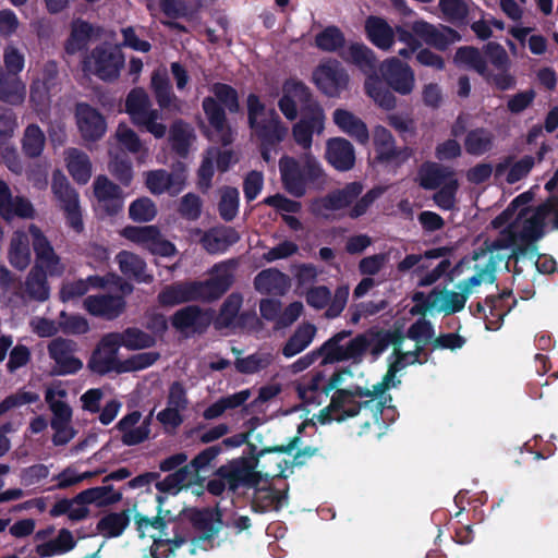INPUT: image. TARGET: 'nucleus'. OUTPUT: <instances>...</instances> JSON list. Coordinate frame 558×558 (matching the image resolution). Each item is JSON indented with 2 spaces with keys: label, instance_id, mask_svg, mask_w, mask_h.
<instances>
[{
  "label": "nucleus",
  "instance_id": "13",
  "mask_svg": "<svg viewBox=\"0 0 558 558\" xmlns=\"http://www.w3.org/2000/svg\"><path fill=\"white\" fill-rule=\"evenodd\" d=\"M77 343L62 337L54 338L48 344L49 357L54 362L52 374L57 376L73 375L83 368V362L74 356Z\"/></svg>",
  "mask_w": 558,
  "mask_h": 558
},
{
  "label": "nucleus",
  "instance_id": "3",
  "mask_svg": "<svg viewBox=\"0 0 558 558\" xmlns=\"http://www.w3.org/2000/svg\"><path fill=\"white\" fill-rule=\"evenodd\" d=\"M247 123L258 141V150L263 160L272 161V155L280 149L281 143L289 134L288 125L275 109L268 111V118L258 120L266 111V105L259 96L251 93L246 97Z\"/></svg>",
  "mask_w": 558,
  "mask_h": 558
},
{
  "label": "nucleus",
  "instance_id": "38",
  "mask_svg": "<svg viewBox=\"0 0 558 558\" xmlns=\"http://www.w3.org/2000/svg\"><path fill=\"white\" fill-rule=\"evenodd\" d=\"M109 335H112L111 337L118 348L123 347L128 350L148 349L156 344L154 336L137 327H128L121 332H109Z\"/></svg>",
  "mask_w": 558,
  "mask_h": 558
},
{
  "label": "nucleus",
  "instance_id": "42",
  "mask_svg": "<svg viewBox=\"0 0 558 558\" xmlns=\"http://www.w3.org/2000/svg\"><path fill=\"white\" fill-rule=\"evenodd\" d=\"M365 93L385 110H392L397 106V98L378 74L368 75L364 83Z\"/></svg>",
  "mask_w": 558,
  "mask_h": 558
},
{
  "label": "nucleus",
  "instance_id": "45",
  "mask_svg": "<svg viewBox=\"0 0 558 558\" xmlns=\"http://www.w3.org/2000/svg\"><path fill=\"white\" fill-rule=\"evenodd\" d=\"M94 29L87 21L77 19L72 23L71 32L65 40L64 49L69 54L86 50Z\"/></svg>",
  "mask_w": 558,
  "mask_h": 558
},
{
  "label": "nucleus",
  "instance_id": "33",
  "mask_svg": "<svg viewBox=\"0 0 558 558\" xmlns=\"http://www.w3.org/2000/svg\"><path fill=\"white\" fill-rule=\"evenodd\" d=\"M183 185L184 180L180 174L169 173L163 169L151 170L146 174V186L155 195L165 192L177 194Z\"/></svg>",
  "mask_w": 558,
  "mask_h": 558
},
{
  "label": "nucleus",
  "instance_id": "57",
  "mask_svg": "<svg viewBox=\"0 0 558 558\" xmlns=\"http://www.w3.org/2000/svg\"><path fill=\"white\" fill-rule=\"evenodd\" d=\"M243 298L240 293H231L227 296L220 306L219 313L215 320L217 329L230 328L234 325V320L239 315L242 306Z\"/></svg>",
  "mask_w": 558,
  "mask_h": 558
},
{
  "label": "nucleus",
  "instance_id": "48",
  "mask_svg": "<svg viewBox=\"0 0 558 558\" xmlns=\"http://www.w3.org/2000/svg\"><path fill=\"white\" fill-rule=\"evenodd\" d=\"M9 262L17 270H24L31 263L29 240L24 232H14L9 248Z\"/></svg>",
  "mask_w": 558,
  "mask_h": 558
},
{
  "label": "nucleus",
  "instance_id": "34",
  "mask_svg": "<svg viewBox=\"0 0 558 558\" xmlns=\"http://www.w3.org/2000/svg\"><path fill=\"white\" fill-rule=\"evenodd\" d=\"M117 262L121 272L136 282L149 284L154 281V276L146 272L147 265L145 260L138 255L121 251L117 255Z\"/></svg>",
  "mask_w": 558,
  "mask_h": 558
},
{
  "label": "nucleus",
  "instance_id": "52",
  "mask_svg": "<svg viewBox=\"0 0 558 558\" xmlns=\"http://www.w3.org/2000/svg\"><path fill=\"white\" fill-rule=\"evenodd\" d=\"M494 145V134L485 128H476L468 132L464 148L472 156H482Z\"/></svg>",
  "mask_w": 558,
  "mask_h": 558
},
{
  "label": "nucleus",
  "instance_id": "35",
  "mask_svg": "<svg viewBox=\"0 0 558 558\" xmlns=\"http://www.w3.org/2000/svg\"><path fill=\"white\" fill-rule=\"evenodd\" d=\"M454 171L450 167L426 161L418 169L420 186L424 190H436L446 181L454 178Z\"/></svg>",
  "mask_w": 558,
  "mask_h": 558
},
{
  "label": "nucleus",
  "instance_id": "1",
  "mask_svg": "<svg viewBox=\"0 0 558 558\" xmlns=\"http://www.w3.org/2000/svg\"><path fill=\"white\" fill-rule=\"evenodd\" d=\"M303 428L304 425L301 424L298 428V435L292 437L286 445L265 447L257 450L254 444H250V457L234 458L217 468L211 478L206 482V492L214 497L223 498L225 494H227V496L238 495L240 486L254 487L262 481L267 482L275 478L286 480L287 475L284 472L288 468L304 465L307 460L317 454L318 448L306 446L298 449L292 461L280 459V461L275 464V468H269L265 462H259V458L265 453L290 454L299 447L301 441L300 434Z\"/></svg>",
  "mask_w": 558,
  "mask_h": 558
},
{
  "label": "nucleus",
  "instance_id": "28",
  "mask_svg": "<svg viewBox=\"0 0 558 558\" xmlns=\"http://www.w3.org/2000/svg\"><path fill=\"white\" fill-rule=\"evenodd\" d=\"M240 239V233L233 227L220 226L205 232L201 242L209 254H221L236 244Z\"/></svg>",
  "mask_w": 558,
  "mask_h": 558
},
{
  "label": "nucleus",
  "instance_id": "15",
  "mask_svg": "<svg viewBox=\"0 0 558 558\" xmlns=\"http://www.w3.org/2000/svg\"><path fill=\"white\" fill-rule=\"evenodd\" d=\"M111 336L109 333L104 335L93 350L87 363V367L92 373L101 376L111 372L121 374L119 369H121L123 361L118 359L119 348L114 344Z\"/></svg>",
  "mask_w": 558,
  "mask_h": 558
},
{
  "label": "nucleus",
  "instance_id": "60",
  "mask_svg": "<svg viewBox=\"0 0 558 558\" xmlns=\"http://www.w3.org/2000/svg\"><path fill=\"white\" fill-rule=\"evenodd\" d=\"M509 246L512 247L509 259H514L515 262H518L520 257L527 256L533 259L537 255V246L532 242L519 239L515 233H511L506 241H498L494 244L496 248Z\"/></svg>",
  "mask_w": 558,
  "mask_h": 558
},
{
  "label": "nucleus",
  "instance_id": "46",
  "mask_svg": "<svg viewBox=\"0 0 558 558\" xmlns=\"http://www.w3.org/2000/svg\"><path fill=\"white\" fill-rule=\"evenodd\" d=\"M316 327L313 324H303L288 338L281 352L284 357H292L305 350L316 335Z\"/></svg>",
  "mask_w": 558,
  "mask_h": 558
},
{
  "label": "nucleus",
  "instance_id": "18",
  "mask_svg": "<svg viewBox=\"0 0 558 558\" xmlns=\"http://www.w3.org/2000/svg\"><path fill=\"white\" fill-rule=\"evenodd\" d=\"M75 119L82 138L85 142H97L106 133L107 123L105 117L87 102L75 105Z\"/></svg>",
  "mask_w": 558,
  "mask_h": 558
},
{
  "label": "nucleus",
  "instance_id": "53",
  "mask_svg": "<svg viewBox=\"0 0 558 558\" xmlns=\"http://www.w3.org/2000/svg\"><path fill=\"white\" fill-rule=\"evenodd\" d=\"M315 46L325 52L344 51L345 37L343 32L336 25L326 26L315 36Z\"/></svg>",
  "mask_w": 558,
  "mask_h": 558
},
{
  "label": "nucleus",
  "instance_id": "22",
  "mask_svg": "<svg viewBox=\"0 0 558 558\" xmlns=\"http://www.w3.org/2000/svg\"><path fill=\"white\" fill-rule=\"evenodd\" d=\"M35 209L31 201L24 196L13 197L10 186L0 179V217L10 222L14 217L32 219Z\"/></svg>",
  "mask_w": 558,
  "mask_h": 558
},
{
  "label": "nucleus",
  "instance_id": "25",
  "mask_svg": "<svg viewBox=\"0 0 558 558\" xmlns=\"http://www.w3.org/2000/svg\"><path fill=\"white\" fill-rule=\"evenodd\" d=\"M205 117L218 136V142L228 146L233 142L231 126L228 123L226 108L216 98L207 96L202 101Z\"/></svg>",
  "mask_w": 558,
  "mask_h": 558
},
{
  "label": "nucleus",
  "instance_id": "55",
  "mask_svg": "<svg viewBox=\"0 0 558 558\" xmlns=\"http://www.w3.org/2000/svg\"><path fill=\"white\" fill-rule=\"evenodd\" d=\"M195 484L191 472L184 465L168 474L163 480L156 482L155 487L162 494H178L182 488Z\"/></svg>",
  "mask_w": 558,
  "mask_h": 558
},
{
  "label": "nucleus",
  "instance_id": "41",
  "mask_svg": "<svg viewBox=\"0 0 558 558\" xmlns=\"http://www.w3.org/2000/svg\"><path fill=\"white\" fill-rule=\"evenodd\" d=\"M25 95L26 87L20 76L5 73V71L0 68V101L19 106L23 104Z\"/></svg>",
  "mask_w": 558,
  "mask_h": 558
},
{
  "label": "nucleus",
  "instance_id": "61",
  "mask_svg": "<svg viewBox=\"0 0 558 558\" xmlns=\"http://www.w3.org/2000/svg\"><path fill=\"white\" fill-rule=\"evenodd\" d=\"M157 226H126L123 228L121 235L126 240L140 244L147 250L154 240L159 235Z\"/></svg>",
  "mask_w": 558,
  "mask_h": 558
},
{
  "label": "nucleus",
  "instance_id": "16",
  "mask_svg": "<svg viewBox=\"0 0 558 558\" xmlns=\"http://www.w3.org/2000/svg\"><path fill=\"white\" fill-rule=\"evenodd\" d=\"M325 128V113L319 104H311L301 119L293 125L292 135L295 143L304 149H310L313 134H320Z\"/></svg>",
  "mask_w": 558,
  "mask_h": 558
},
{
  "label": "nucleus",
  "instance_id": "6",
  "mask_svg": "<svg viewBox=\"0 0 558 558\" xmlns=\"http://www.w3.org/2000/svg\"><path fill=\"white\" fill-rule=\"evenodd\" d=\"M353 333L350 329H343L328 340H326L318 349L301 356L292 364V371L300 373L313 365L319 357H323V364H332L338 362L351 361L355 365V359H360V354L364 349L362 338H351L345 344L341 342L351 337Z\"/></svg>",
  "mask_w": 558,
  "mask_h": 558
},
{
  "label": "nucleus",
  "instance_id": "7",
  "mask_svg": "<svg viewBox=\"0 0 558 558\" xmlns=\"http://www.w3.org/2000/svg\"><path fill=\"white\" fill-rule=\"evenodd\" d=\"M354 338H362V341L364 340V349L360 354V359H355V365H359L363 362L367 352L371 354L373 361H377L379 356L389 348V345H393V355L396 356L395 360L401 357V362H404L405 366L415 363H422L418 357L423 351V347L416 345V349L413 351H401L404 336L398 329L391 330L379 327H371L364 332L357 333Z\"/></svg>",
  "mask_w": 558,
  "mask_h": 558
},
{
  "label": "nucleus",
  "instance_id": "12",
  "mask_svg": "<svg viewBox=\"0 0 558 558\" xmlns=\"http://www.w3.org/2000/svg\"><path fill=\"white\" fill-rule=\"evenodd\" d=\"M374 161L378 165L401 166L412 155V149L397 147L392 133L383 125H377L373 132Z\"/></svg>",
  "mask_w": 558,
  "mask_h": 558
},
{
  "label": "nucleus",
  "instance_id": "40",
  "mask_svg": "<svg viewBox=\"0 0 558 558\" xmlns=\"http://www.w3.org/2000/svg\"><path fill=\"white\" fill-rule=\"evenodd\" d=\"M130 510L109 512L101 517L96 524V531L105 538L120 537L130 524Z\"/></svg>",
  "mask_w": 558,
  "mask_h": 558
},
{
  "label": "nucleus",
  "instance_id": "21",
  "mask_svg": "<svg viewBox=\"0 0 558 558\" xmlns=\"http://www.w3.org/2000/svg\"><path fill=\"white\" fill-rule=\"evenodd\" d=\"M412 28L417 37L440 51L447 50L452 43L461 38L456 29L445 25L438 28L424 20L413 22Z\"/></svg>",
  "mask_w": 558,
  "mask_h": 558
},
{
  "label": "nucleus",
  "instance_id": "30",
  "mask_svg": "<svg viewBox=\"0 0 558 558\" xmlns=\"http://www.w3.org/2000/svg\"><path fill=\"white\" fill-rule=\"evenodd\" d=\"M259 483L254 487L240 486L244 489H254V496L251 502V508L254 512L265 513L270 510H278L283 500L288 497V486L283 490L276 489L275 487L259 488Z\"/></svg>",
  "mask_w": 558,
  "mask_h": 558
},
{
  "label": "nucleus",
  "instance_id": "36",
  "mask_svg": "<svg viewBox=\"0 0 558 558\" xmlns=\"http://www.w3.org/2000/svg\"><path fill=\"white\" fill-rule=\"evenodd\" d=\"M193 526L202 532V535L196 539L197 542H211L219 533L222 519L219 510L214 513L208 509L195 510L191 515Z\"/></svg>",
  "mask_w": 558,
  "mask_h": 558
},
{
  "label": "nucleus",
  "instance_id": "2",
  "mask_svg": "<svg viewBox=\"0 0 558 558\" xmlns=\"http://www.w3.org/2000/svg\"><path fill=\"white\" fill-rule=\"evenodd\" d=\"M387 386L379 381L372 389L354 386L348 389H338L333 392L328 407L320 411L319 421L325 424L331 421L342 422L355 417L362 410L368 411L374 423L383 421L384 411H396L388 405L392 401L386 395Z\"/></svg>",
  "mask_w": 558,
  "mask_h": 558
},
{
  "label": "nucleus",
  "instance_id": "11",
  "mask_svg": "<svg viewBox=\"0 0 558 558\" xmlns=\"http://www.w3.org/2000/svg\"><path fill=\"white\" fill-rule=\"evenodd\" d=\"M380 78L395 93L408 96L415 87V74L412 68L397 57L386 59L379 64Z\"/></svg>",
  "mask_w": 558,
  "mask_h": 558
},
{
  "label": "nucleus",
  "instance_id": "24",
  "mask_svg": "<svg viewBox=\"0 0 558 558\" xmlns=\"http://www.w3.org/2000/svg\"><path fill=\"white\" fill-rule=\"evenodd\" d=\"M84 307L92 316L113 320L124 313L126 302L119 294L88 295L84 300Z\"/></svg>",
  "mask_w": 558,
  "mask_h": 558
},
{
  "label": "nucleus",
  "instance_id": "47",
  "mask_svg": "<svg viewBox=\"0 0 558 558\" xmlns=\"http://www.w3.org/2000/svg\"><path fill=\"white\" fill-rule=\"evenodd\" d=\"M51 191L54 198L59 202L60 209L80 204L77 191L71 186L69 180L60 170H56L52 173Z\"/></svg>",
  "mask_w": 558,
  "mask_h": 558
},
{
  "label": "nucleus",
  "instance_id": "44",
  "mask_svg": "<svg viewBox=\"0 0 558 558\" xmlns=\"http://www.w3.org/2000/svg\"><path fill=\"white\" fill-rule=\"evenodd\" d=\"M76 546V541L72 532L65 527L59 530L58 535L48 542L38 544L36 553L41 557H52L57 555L66 554L73 550Z\"/></svg>",
  "mask_w": 558,
  "mask_h": 558
},
{
  "label": "nucleus",
  "instance_id": "23",
  "mask_svg": "<svg viewBox=\"0 0 558 558\" xmlns=\"http://www.w3.org/2000/svg\"><path fill=\"white\" fill-rule=\"evenodd\" d=\"M313 80L323 94L328 97H337L347 88L349 76L338 65L320 64L314 71Z\"/></svg>",
  "mask_w": 558,
  "mask_h": 558
},
{
  "label": "nucleus",
  "instance_id": "37",
  "mask_svg": "<svg viewBox=\"0 0 558 558\" xmlns=\"http://www.w3.org/2000/svg\"><path fill=\"white\" fill-rule=\"evenodd\" d=\"M509 295H510V293L507 294V296H509ZM505 296H506L505 293H502L498 296H494V295L487 296L485 299V305H483L481 302H478L475 305L474 311L472 310V306H470V310L473 315H477V314L485 315L486 328L488 330L499 329L504 322V317L508 313V311L504 310V307H502Z\"/></svg>",
  "mask_w": 558,
  "mask_h": 558
},
{
  "label": "nucleus",
  "instance_id": "4",
  "mask_svg": "<svg viewBox=\"0 0 558 558\" xmlns=\"http://www.w3.org/2000/svg\"><path fill=\"white\" fill-rule=\"evenodd\" d=\"M234 277L225 270L204 281H178L166 286L157 295L162 307L193 301L213 302L220 299L233 284Z\"/></svg>",
  "mask_w": 558,
  "mask_h": 558
},
{
  "label": "nucleus",
  "instance_id": "58",
  "mask_svg": "<svg viewBox=\"0 0 558 558\" xmlns=\"http://www.w3.org/2000/svg\"><path fill=\"white\" fill-rule=\"evenodd\" d=\"M222 452L221 445H214L205 448L201 452H198L189 464L184 466L191 472L192 477L195 481V484L203 486V483L206 481L204 477L198 475L201 470H204Z\"/></svg>",
  "mask_w": 558,
  "mask_h": 558
},
{
  "label": "nucleus",
  "instance_id": "10",
  "mask_svg": "<svg viewBox=\"0 0 558 558\" xmlns=\"http://www.w3.org/2000/svg\"><path fill=\"white\" fill-rule=\"evenodd\" d=\"M360 181L347 183L341 189L328 192L325 196L315 198L311 203V211L315 216L326 217V211H338L354 205V202L363 192Z\"/></svg>",
  "mask_w": 558,
  "mask_h": 558
},
{
  "label": "nucleus",
  "instance_id": "29",
  "mask_svg": "<svg viewBox=\"0 0 558 558\" xmlns=\"http://www.w3.org/2000/svg\"><path fill=\"white\" fill-rule=\"evenodd\" d=\"M340 57L348 63L359 68L366 77L378 74L377 58L375 52L363 43H352L347 50L340 52Z\"/></svg>",
  "mask_w": 558,
  "mask_h": 558
},
{
  "label": "nucleus",
  "instance_id": "26",
  "mask_svg": "<svg viewBox=\"0 0 558 558\" xmlns=\"http://www.w3.org/2000/svg\"><path fill=\"white\" fill-rule=\"evenodd\" d=\"M325 158L340 172H347L355 166V149L344 137H331L326 143Z\"/></svg>",
  "mask_w": 558,
  "mask_h": 558
},
{
  "label": "nucleus",
  "instance_id": "62",
  "mask_svg": "<svg viewBox=\"0 0 558 558\" xmlns=\"http://www.w3.org/2000/svg\"><path fill=\"white\" fill-rule=\"evenodd\" d=\"M240 194L236 187L225 186L218 203V213L220 218L226 221H232L239 213Z\"/></svg>",
  "mask_w": 558,
  "mask_h": 558
},
{
  "label": "nucleus",
  "instance_id": "5",
  "mask_svg": "<svg viewBox=\"0 0 558 558\" xmlns=\"http://www.w3.org/2000/svg\"><path fill=\"white\" fill-rule=\"evenodd\" d=\"M278 166L283 189L295 198L303 197L308 189L319 190L326 183V172L312 153H304L299 158L283 155Z\"/></svg>",
  "mask_w": 558,
  "mask_h": 558
},
{
  "label": "nucleus",
  "instance_id": "59",
  "mask_svg": "<svg viewBox=\"0 0 558 558\" xmlns=\"http://www.w3.org/2000/svg\"><path fill=\"white\" fill-rule=\"evenodd\" d=\"M272 362L270 353L255 352L245 357H238L234 367L238 373L251 375L266 369Z\"/></svg>",
  "mask_w": 558,
  "mask_h": 558
},
{
  "label": "nucleus",
  "instance_id": "31",
  "mask_svg": "<svg viewBox=\"0 0 558 558\" xmlns=\"http://www.w3.org/2000/svg\"><path fill=\"white\" fill-rule=\"evenodd\" d=\"M333 123L360 144H366L369 132L366 123L347 109L338 108L332 113Z\"/></svg>",
  "mask_w": 558,
  "mask_h": 558
},
{
  "label": "nucleus",
  "instance_id": "64",
  "mask_svg": "<svg viewBox=\"0 0 558 558\" xmlns=\"http://www.w3.org/2000/svg\"><path fill=\"white\" fill-rule=\"evenodd\" d=\"M454 61L464 63L476 71L481 76L486 74L487 63L480 50L473 46H463L457 49Z\"/></svg>",
  "mask_w": 558,
  "mask_h": 558
},
{
  "label": "nucleus",
  "instance_id": "9",
  "mask_svg": "<svg viewBox=\"0 0 558 558\" xmlns=\"http://www.w3.org/2000/svg\"><path fill=\"white\" fill-rule=\"evenodd\" d=\"M414 303L411 314L425 316L427 312H436L449 316L461 312L468 299L459 292L449 290L447 287L436 286L428 293L416 291L412 295Z\"/></svg>",
  "mask_w": 558,
  "mask_h": 558
},
{
  "label": "nucleus",
  "instance_id": "49",
  "mask_svg": "<svg viewBox=\"0 0 558 558\" xmlns=\"http://www.w3.org/2000/svg\"><path fill=\"white\" fill-rule=\"evenodd\" d=\"M25 290L32 300L45 302L49 299L47 275L41 266L35 265L29 270L25 280Z\"/></svg>",
  "mask_w": 558,
  "mask_h": 558
},
{
  "label": "nucleus",
  "instance_id": "51",
  "mask_svg": "<svg viewBox=\"0 0 558 558\" xmlns=\"http://www.w3.org/2000/svg\"><path fill=\"white\" fill-rule=\"evenodd\" d=\"M151 88L156 101L162 110H179L180 100L174 95L170 81L166 76L154 74L151 77Z\"/></svg>",
  "mask_w": 558,
  "mask_h": 558
},
{
  "label": "nucleus",
  "instance_id": "32",
  "mask_svg": "<svg viewBox=\"0 0 558 558\" xmlns=\"http://www.w3.org/2000/svg\"><path fill=\"white\" fill-rule=\"evenodd\" d=\"M254 287L263 294L283 295L289 288V277L276 268L264 269L254 278Z\"/></svg>",
  "mask_w": 558,
  "mask_h": 558
},
{
  "label": "nucleus",
  "instance_id": "17",
  "mask_svg": "<svg viewBox=\"0 0 558 558\" xmlns=\"http://www.w3.org/2000/svg\"><path fill=\"white\" fill-rule=\"evenodd\" d=\"M296 98L302 105V114L311 104H318L313 99L311 89L301 81L287 80L283 84V95L278 101V107L282 114L290 121L298 117V107L294 100Z\"/></svg>",
  "mask_w": 558,
  "mask_h": 558
},
{
  "label": "nucleus",
  "instance_id": "8",
  "mask_svg": "<svg viewBox=\"0 0 558 558\" xmlns=\"http://www.w3.org/2000/svg\"><path fill=\"white\" fill-rule=\"evenodd\" d=\"M106 489L101 486L90 487L80 492L73 498L59 499L49 510V515L51 518L66 515L71 522H81L90 515L89 505L102 508L122 500V494L106 497Z\"/></svg>",
  "mask_w": 558,
  "mask_h": 558
},
{
  "label": "nucleus",
  "instance_id": "54",
  "mask_svg": "<svg viewBox=\"0 0 558 558\" xmlns=\"http://www.w3.org/2000/svg\"><path fill=\"white\" fill-rule=\"evenodd\" d=\"M193 134L183 120L174 121L169 130V142L171 149L180 157L187 156Z\"/></svg>",
  "mask_w": 558,
  "mask_h": 558
},
{
  "label": "nucleus",
  "instance_id": "14",
  "mask_svg": "<svg viewBox=\"0 0 558 558\" xmlns=\"http://www.w3.org/2000/svg\"><path fill=\"white\" fill-rule=\"evenodd\" d=\"M94 63V74L106 82H112L120 75L124 65V54L118 46L104 43L96 46L90 53Z\"/></svg>",
  "mask_w": 558,
  "mask_h": 558
},
{
  "label": "nucleus",
  "instance_id": "50",
  "mask_svg": "<svg viewBox=\"0 0 558 558\" xmlns=\"http://www.w3.org/2000/svg\"><path fill=\"white\" fill-rule=\"evenodd\" d=\"M125 112L130 116L135 124L154 109L150 108V99L142 87H135L130 90L125 98Z\"/></svg>",
  "mask_w": 558,
  "mask_h": 558
},
{
  "label": "nucleus",
  "instance_id": "63",
  "mask_svg": "<svg viewBox=\"0 0 558 558\" xmlns=\"http://www.w3.org/2000/svg\"><path fill=\"white\" fill-rule=\"evenodd\" d=\"M214 98L219 101L230 113L240 112V101L238 90L226 83H214L210 87Z\"/></svg>",
  "mask_w": 558,
  "mask_h": 558
},
{
  "label": "nucleus",
  "instance_id": "19",
  "mask_svg": "<svg viewBox=\"0 0 558 558\" xmlns=\"http://www.w3.org/2000/svg\"><path fill=\"white\" fill-rule=\"evenodd\" d=\"M172 327L181 333H204L211 323L208 311L198 305H186L171 316Z\"/></svg>",
  "mask_w": 558,
  "mask_h": 558
},
{
  "label": "nucleus",
  "instance_id": "27",
  "mask_svg": "<svg viewBox=\"0 0 558 558\" xmlns=\"http://www.w3.org/2000/svg\"><path fill=\"white\" fill-rule=\"evenodd\" d=\"M364 31L367 39L383 51L390 50L396 43L395 27L381 16L369 15L365 20Z\"/></svg>",
  "mask_w": 558,
  "mask_h": 558
},
{
  "label": "nucleus",
  "instance_id": "56",
  "mask_svg": "<svg viewBox=\"0 0 558 558\" xmlns=\"http://www.w3.org/2000/svg\"><path fill=\"white\" fill-rule=\"evenodd\" d=\"M21 142L23 154L34 159L43 154L46 136L38 124L32 123L25 128Z\"/></svg>",
  "mask_w": 558,
  "mask_h": 558
},
{
  "label": "nucleus",
  "instance_id": "39",
  "mask_svg": "<svg viewBox=\"0 0 558 558\" xmlns=\"http://www.w3.org/2000/svg\"><path fill=\"white\" fill-rule=\"evenodd\" d=\"M29 232L33 238V250L36 255V265L52 270V268L60 262L58 255L53 251L52 245L48 241L47 236L36 226H31Z\"/></svg>",
  "mask_w": 558,
  "mask_h": 558
},
{
  "label": "nucleus",
  "instance_id": "43",
  "mask_svg": "<svg viewBox=\"0 0 558 558\" xmlns=\"http://www.w3.org/2000/svg\"><path fill=\"white\" fill-rule=\"evenodd\" d=\"M66 168L73 180L86 184L92 177V162L88 155L77 148L65 151Z\"/></svg>",
  "mask_w": 558,
  "mask_h": 558
},
{
  "label": "nucleus",
  "instance_id": "20",
  "mask_svg": "<svg viewBox=\"0 0 558 558\" xmlns=\"http://www.w3.org/2000/svg\"><path fill=\"white\" fill-rule=\"evenodd\" d=\"M94 195L104 213L109 217L117 216L123 209L124 195L122 189L106 175L96 177L93 183Z\"/></svg>",
  "mask_w": 558,
  "mask_h": 558
}]
</instances>
